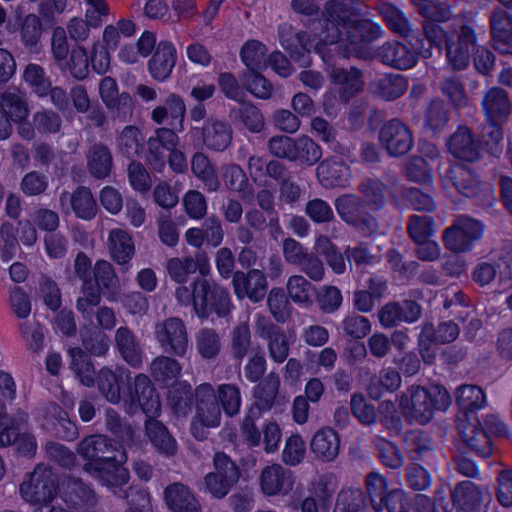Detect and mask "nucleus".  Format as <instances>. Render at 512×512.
Segmentation results:
<instances>
[{"label":"nucleus","mask_w":512,"mask_h":512,"mask_svg":"<svg viewBox=\"0 0 512 512\" xmlns=\"http://www.w3.org/2000/svg\"><path fill=\"white\" fill-rule=\"evenodd\" d=\"M122 381L123 374L116 375L108 369H103L98 376V387L109 402L118 403L123 400L128 412L134 411L137 402L148 417L159 415L161 403L147 376L140 374L135 378V396L122 391Z\"/></svg>","instance_id":"obj_4"},{"label":"nucleus","mask_w":512,"mask_h":512,"mask_svg":"<svg viewBox=\"0 0 512 512\" xmlns=\"http://www.w3.org/2000/svg\"><path fill=\"white\" fill-rule=\"evenodd\" d=\"M295 158L307 164H314L321 157L320 147L306 136L299 137L295 140Z\"/></svg>","instance_id":"obj_53"},{"label":"nucleus","mask_w":512,"mask_h":512,"mask_svg":"<svg viewBox=\"0 0 512 512\" xmlns=\"http://www.w3.org/2000/svg\"><path fill=\"white\" fill-rule=\"evenodd\" d=\"M195 414L191 422V433L198 439H205L208 430L219 426L221 412L216 395L209 384L201 385L196 390Z\"/></svg>","instance_id":"obj_8"},{"label":"nucleus","mask_w":512,"mask_h":512,"mask_svg":"<svg viewBox=\"0 0 512 512\" xmlns=\"http://www.w3.org/2000/svg\"><path fill=\"white\" fill-rule=\"evenodd\" d=\"M268 306L277 321H284L289 315V302L281 289L270 291Z\"/></svg>","instance_id":"obj_62"},{"label":"nucleus","mask_w":512,"mask_h":512,"mask_svg":"<svg viewBox=\"0 0 512 512\" xmlns=\"http://www.w3.org/2000/svg\"><path fill=\"white\" fill-rule=\"evenodd\" d=\"M203 141L211 149L224 150L231 142L230 130L224 123H209L204 128Z\"/></svg>","instance_id":"obj_41"},{"label":"nucleus","mask_w":512,"mask_h":512,"mask_svg":"<svg viewBox=\"0 0 512 512\" xmlns=\"http://www.w3.org/2000/svg\"><path fill=\"white\" fill-rule=\"evenodd\" d=\"M53 57L59 67H63L69 54L68 42L64 28L57 27L53 30L51 39Z\"/></svg>","instance_id":"obj_61"},{"label":"nucleus","mask_w":512,"mask_h":512,"mask_svg":"<svg viewBox=\"0 0 512 512\" xmlns=\"http://www.w3.org/2000/svg\"><path fill=\"white\" fill-rule=\"evenodd\" d=\"M157 338L167 351H172L180 356L186 351V330L181 320L177 318L168 319L159 326Z\"/></svg>","instance_id":"obj_23"},{"label":"nucleus","mask_w":512,"mask_h":512,"mask_svg":"<svg viewBox=\"0 0 512 512\" xmlns=\"http://www.w3.org/2000/svg\"><path fill=\"white\" fill-rule=\"evenodd\" d=\"M25 82L40 96L46 95L51 87L43 69L36 64H29L23 74Z\"/></svg>","instance_id":"obj_55"},{"label":"nucleus","mask_w":512,"mask_h":512,"mask_svg":"<svg viewBox=\"0 0 512 512\" xmlns=\"http://www.w3.org/2000/svg\"><path fill=\"white\" fill-rule=\"evenodd\" d=\"M176 297L184 305H188L192 300L194 310L200 318H208L213 314L225 317L232 309L227 290L215 284L211 286L206 280L194 283L193 296L187 287H178Z\"/></svg>","instance_id":"obj_6"},{"label":"nucleus","mask_w":512,"mask_h":512,"mask_svg":"<svg viewBox=\"0 0 512 512\" xmlns=\"http://www.w3.org/2000/svg\"><path fill=\"white\" fill-rule=\"evenodd\" d=\"M287 291L293 302L300 305L312 303V286L302 276H291L287 282Z\"/></svg>","instance_id":"obj_45"},{"label":"nucleus","mask_w":512,"mask_h":512,"mask_svg":"<svg viewBox=\"0 0 512 512\" xmlns=\"http://www.w3.org/2000/svg\"><path fill=\"white\" fill-rule=\"evenodd\" d=\"M215 471L204 479L206 490L216 498H222L229 492L239 478L235 464L223 453L214 456Z\"/></svg>","instance_id":"obj_12"},{"label":"nucleus","mask_w":512,"mask_h":512,"mask_svg":"<svg viewBox=\"0 0 512 512\" xmlns=\"http://www.w3.org/2000/svg\"><path fill=\"white\" fill-rule=\"evenodd\" d=\"M379 141L392 156H400L407 153L413 144L408 128L396 120H392L382 126L379 132Z\"/></svg>","instance_id":"obj_17"},{"label":"nucleus","mask_w":512,"mask_h":512,"mask_svg":"<svg viewBox=\"0 0 512 512\" xmlns=\"http://www.w3.org/2000/svg\"><path fill=\"white\" fill-rule=\"evenodd\" d=\"M451 403L448 391L436 384L413 385L399 398V407L403 415L421 424L430 422L436 411L447 410Z\"/></svg>","instance_id":"obj_5"},{"label":"nucleus","mask_w":512,"mask_h":512,"mask_svg":"<svg viewBox=\"0 0 512 512\" xmlns=\"http://www.w3.org/2000/svg\"><path fill=\"white\" fill-rule=\"evenodd\" d=\"M240 57L250 72H259L268 66L267 49L257 40L245 42L241 48Z\"/></svg>","instance_id":"obj_36"},{"label":"nucleus","mask_w":512,"mask_h":512,"mask_svg":"<svg viewBox=\"0 0 512 512\" xmlns=\"http://www.w3.org/2000/svg\"><path fill=\"white\" fill-rule=\"evenodd\" d=\"M266 322L267 320L264 317H259L257 320V329L262 336L267 335L271 337L269 343L270 355L275 361L281 363L288 356V344L283 334L275 332L273 335H270L269 331L266 332L264 327Z\"/></svg>","instance_id":"obj_46"},{"label":"nucleus","mask_w":512,"mask_h":512,"mask_svg":"<svg viewBox=\"0 0 512 512\" xmlns=\"http://www.w3.org/2000/svg\"><path fill=\"white\" fill-rule=\"evenodd\" d=\"M178 144L177 135L170 129L161 128L148 140V161L154 169L161 171L165 165L167 153Z\"/></svg>","instance_id":"obj_22"},{"label":"nucleus","mask_w":512,"mask_h":512,"mask_svg":"<svg viewBox=\"0 0 512 512\" xmlns=\"http://www.w3.org/2000/svg\"><path fill=\"white\" fill-rule=\"evenodd\" d=\"M176 63V48L170 42H160L149 61L151 76L157 81H164L172 72Z\"/></svg>","instance_id":"obj_27"},{"label":"nucleus","mask_w":512,"mask_h":512,"mask_svg":"<svg viewBox=\"0 0 512 512\" xmlns=\"http://www.w3.org/2000/svg\"><path fill=\"white\" fill-rule=\"evenodd\" d=\"M135 24L131 20L121 19L115 24L107 25L103 31L102 43L111 50H115L120 41L134 35Z\"/></svg>","instance_id":"obj_39"},{"label":"nucleus","mask_w":512,"mask_h":512,"mask_svg":"<svg viewBox=\"0 0 512 512\" xmlns=\"http://www.w3.org/2000/svg\"><path fill=\"white\" fill-rule=\"evenodd\" d=\"M294 485L293 473L277 463L265 466L259 476L260 490L268 497L287 496L293 491Z\"/></svg>","instance_id":"obj_13"},{"label":"nucleus","mask_w":512,"mask_h":512,"mask_svg":"<svg viewBox=\"0 0 512 512\" xmlns=\"http://www.w3.org/2000/svg\"><path fill=\"white\" fill-rule=\"evenodd\" d=\"M108 248L113 260L120 265L128 263L135 250L131 235L123 229L110 231Z\"/></svg>","instance_id":"obj_30"},{"label":"nucleus","mask_w":512,"mask_h":512,"mask_svg":"<svg viewBox=\"0 0 512 512\" xmlns=\"http://www.w3.org/2000/svg\"><path fill=\"white\" fill-rule=\"evenodd\" d=\"M89 64L86 49L79 45L71 50L69 57L66 58V63L60 69L69 71L77 79H83L89 73Z\"/></svg>","instance_id":"obj_43"},{"label":"nucleus","mask_w":512,"mask_h":512,"mask_svg":"<svg viewBox=\"0 0 512 512\" xmlns=\"http://www.w3.org/2000/svg\"><path fill=\"white\" fill-rule=\"evenodd\" d=\"M413 5L420 14L426 18L424 30L430 44L438 47L442 42L446 46V56L449 63L455 69H462L468 63L469 53L474 48V34L469 27L462 26L461 31L456 35L448 36L435 22L448 19L449 7L433 0H412Z\"/></svg>","instance_id":"obj_2"},{"label":"nucleus","mask_w":512,"mask_h":512,"mask_svg":"<svg viewBox=\"0 0 512 512\" xmlns=\"http://www.w3.org/2000/svg\"><path fill=\"white\" fill-rule=\"evenodd\" d=\"M164 502L171 512H201L194 493L182 483H173L164 489Z\"/></svg>","instance_id":"obj_21"},{"label":"nucleus","mask_w":512,"mask_h":512,"mask_svg":"<svg viewBox=\"0 0 512 512\" xmlns=\"http://www.w3.org/2000/svg\"><path fill=\"white\" fill-rule=\"evenodd\" d=\"M199 271L206 275L210 270L208 259L204 255H197L193 258H171L167 262V271L170 277L179 283L186 282L190 274Z\"/></svg>","instance_id":"obj_26"},{"label":"nucleus","mask_w":512,"mask_h":512,"mask_svg":"<svg viewBox=\"0 0 512 512\" xmlns=\"http://www.w3.org/2000/svg\"><path fill=\"white\" fill-rule=\"evenodd\" d=\"M408 230L413 241L418 243L434 234V222L428 216L414 215L410 218Z\"/></svg>","instance_id":"obj_56"},{"label":"nucleus","mask_w":512,"mask_h":512,"mask_svg":"<svg viewBox=\"0 0 512 512\" xmlns=\"http://www.w3.org/2000/svg\"><path fill=\"white\" fill-rule=\"evenodd\" d=\"M401 377L393 369H383L377 378H374L369 387L368 392L371 397L378 399L384 392H391L400 387Z\"/></svg>","instance_id":"obj_42"},{"label":"nucleus","mask_w":512,"mask_h":512,"mask_svg":"<svg viewBox=\"0 0 512 512\" xmlns=\"http://www.w3.org/2000/svg\"><path fill=\"white\" fill-rule=\"evenodd\" d=\"M141 139L142 136L137 127H125L118 138V145L121 152L127 157L136 155L139 150Z\"/></svg>","instance_id":"obj_59"},{"label":"nucleus","mask_w":512,"mask_h":512,"mask_svg":"<svg viewBox=\"0 0 512 512\" xmlns=\"http://www.w3.org/2000/svg\"><path fill=\"white\" fill-rule=\"evenodd\" d=\"M234 293L238 299L248 297L253 302L261 300L266 292L267 282L260 270H251L247 274L236 272L233 276Z\"/></svg>","instance_id":"obj_19"},{"label":"nucleus","mask_w":512,"mask_h":512,"mask_svg":"<svg viewBox=\"0 0 512 512\" xmlns=\"http://www.w3.org/2000/svg\"><path fill=\"white\" fill-rule=\"evenodd\" d=\"M477 418L465 415L458 420V430L462 440L482 457L492 453L491 440L488 432L483 430Z\"/></svg>","instance_id":"obj_18"},{"label":"nucleus","mask_w":512,"mask_h":512,"mask_svg":"<svg viewBox=\"0 0 512 512\" xmlns=\"http://www.w3.org/2000/svg\"><path fill=\"white\" fill-rule=\"evenodd\" d=\"M370 288L372 293L368 291H358L354 296V304L361 312H369L374 306L375 298L382 295L385 290V284L379 279H372Z\"/></svg>","instance_id":"obj_54"},{"label":"nucleus","mask_w":512,"mask_h":512,"mask_svg":"<svg viewBox=\"0 0 512 512\" xmlns=\"http://www.w3.org/2000/svg\"><path fill=\"white\" fill-rule=\"evenodd\" d=\"M377 504H380L382 509L386 507L388 512H408L409 510V502L402 489L391 490L384 497V500Z\"/></svg>","instance_id":"obj_63"},{"label":"nucleus","mask_w":512,"mask_h":512,"mask_svg":"<svg viewBox=\"0 0 512 512\" xmlns=\"http://www.w3.org/2000/svg\"><path fill=\"white\" fill-rule=\"evenodd\" d=\"M94 277L97 287L91 281H84L81 296L77 300V309L83 315H89L100 302V291L109 301H116L119 287L112 265L105 260H99L94 267Z\"/></svg>","instance_id":"obj_7"},{"label":"nucleus","mask_w":512,"mask_h":512,"mask_svg":"<svg viewBox=\"0 0 512 512\" xmlns=\"http://www.w3.org/2000/svg\"><path fill=\"white\" fill-rule=\"evenodd\" d=\"M408 177L419 183H430L432 181L431 164L423 157L412 158L406 166Z\"/></svg>","instance_id":"obj_60"},{"label":"nucleus","mask_w":512,"mask_h":512,"mask_svg":"<svg viewBox=\"0 0 512 512\" xmlns=\"http://www.w3.org/2000/svg\"><path fill=\"white\" fill-rule=\"evenodd\" d=\"M246 443L251 447H262L266 453L278 449L282 438L280 426L275 421H267L259 430L254 424L245 422L242 427Z\"/></svg>","instance_id":"obj_14"},{"label":"nucleus","mask_w":512,"mask_h":512,"mask_svg":"<svg viewBox=\"0 0 512 512\" xmlns=\"http://www.w3.org/2000/svg\"><path fill=\"white\" fill-rule=\"evenodd\" d=\"M332 88L325 94L323 107L327 115H335L339 110V98L335 93H340V98L346 101L350 96L358 92L362 87L359 71L351 69L335 68L330 72Z\"/></svg>","instance_id":"obj_10"},{"label":"nucleus","mask_w":512,"mask_h":512,"mask_svg":"<svg viewBox=\"0 0 512 512\" xmlns=\"http://www.w3.org/2000/svg\"><path fill=\"white\" fill-rule=\"evenodd\" d=\"M349 175V168L337 159L324 161L317 168L318 179L325 187L343 185Z\"/></svg>","instance_id":"obj_33"},{"label":"nucleus","mask_w":512,"mask_h":512,"mask_svg":"<svg viewBox=\"0 0 512 512\" xmlns=\"http://www.w3.org/2000/svg\"><path fill=\"white\" fill-rule=\"evenodd\" d=\"M79 453L86 460L84 469L91 475L100 478L114 494L128 481V471L122 467L126 461L124 452L118 451L115 445L105 436H90L79 445ZM119 496H122L119 494Z\"/></svg>","instance_id":"obj_3"},{"label":"nucleus","mask_w":512,"mask_h":512,"mask_svg":"<svg viewBox=\"0 0 512 512\" xmlns=\"http://www.w3.org/2000/svg\"><path fill=\"white\" fill-rule=\"evenodd\" d=\"M496 496L502 506H512V470L503 471L498 476Z\"/></svg>","instance_id":"obj_64"},{"label":"nucleus","mask_w":512,"mask_h":512,"mask_svg":"<svg viewBox=\"0 0 512 512\" xmlns=\"http://www.w3.org/2000/svg\"><path fill=\"white\" fill-rule=\"evenodd\" d=\"M280 380L277 375L270 374L255 388L256 404L261 409H269L278 392Z\"/></svg>","instance_id":"obj_44"},{"label":"nucleus","mask_w":512,"mask_h":512,"mask_svg":"<svg viewBox=\"0 0 512 512\" xmlns=\"http://www.w3.org/2000/svg\"><path fill=\"white\" fill-rule=\"evenodd\" d=\"M310 446L311 451L318 459L330 462L339 453L340 439L332 428H322L315 433Z\"/></svg>","instance_id":"obj_28"},{"label":"nucleus","mask_w":512,"mask_h":512,"mask_svg":"<svg viewBox=\"0 0 512 512\" xmlns=\"http://www.w3.org/2000/svg\"><path fill=\"white\" fill-rule=\"evenodd\" d=\"M484 225L469 217H460L445 230L443 241L450 251L461 253L472 249L474 243L484 234Z\"/></svg>","instance_id":"obj_11"},{"label":"nucleus","mask_w":512,"mask_h":512,"mask_svg":"<svg viewBox=\"0 0 512 512\" xmlns=\"http://www.w3.org/2000/svg\"><path fill=\"white\" fill-rule=\"evenodd\" d=\"M145 430L150 442L159 453L169 456L176 453V440L161 422L149 419L145 423Z\"/></svg>","instance_id":"obj_29"},{"label":"nucleus","mask_w":512,"mask_h":512,"mask_svg":"<svg viewBox=\"0 0 512 512\" xmlns=\"http://www.w3.org/2000/svg\"><path fill=\"white\" fill-rule=\"evenodd\" d=\"M20 426L7 415H0V446H7L14 442H25V448L23 451L26 453H32L36 449V442L34 437L30 435H24L19 438ZM19 449L22 447L19 445Z\"/></svg>","instance_id":"obj_34"},{"label":"nucleus","mask_w":512,"mask_h":512,"mask_svg":"<svg viewBox=\"0 0 512 512\" xmlns=\"http://www.w3.org/2000/svg\"><path fill=\"white\" fill-rule=\"evenodd\" d=\"M459 334L458 326L453 322H444L438 326L436 332L432 325L427 324L423 327L419 344L424 362L432 363L435 357V348L433 343H449L457 338Z\"/></svg>","instance_id":"obj_15"},{"label":"nucleus","mask_w":512,"mask_h":512,"mask_svg":"<svg viewBox=\"0 0 512 512\" xmlns=\"http://www.w3.org/2000/svg\"><path fill=\"white\" fill-rule=\"evenodd\" d=\"M56 480L51 469L37 466L20 485L21 496L31 504L50 505L58 491Z\"/></svg>","instance_id":"obj_9"},{"label":"nucleus","mask_w":512,"mask_h":512,"mask_svg":"<svg viewBox=\"0 0 512 512\" xmlns=\"http://www.w3.org/2000/svg\"><path fill=\"white\" fill-rule=\"evenodd\" d=\"M71 357L72 369L80 379L81 383L91 386L94 383V371L88 362V357L80 349H71L69 351Z\"/></svg>","instance_id":"obj_48"},{"label":"nucleus","mask_w":512,"mask_h":512,"mask_svg":"<svg viewBox=\"0 0 512 512\" xmlns=\"http://www.w3.org/2000/svg\"><path fill=\"white\" fill-rule=\"evenodd\" d=\"M442 183L444 189L450 191L451 194L455 189L466 197L475 196L479 184L477 177L461 164L449 168L442 178Z\"/></svg>","instance_id":"obj_20"},{"label":"nucleus","mask_w":512,"mask_h":512,"mask_svg":"<svg viewBox=\"0 0 512 512\" xmlns=\"http://www.w3.org/2000/svg\"><path fill=\"white\" fill-rule=\"evenodd\" d=\"M192 171L210 190H216L218 180L214 168L208 158L202 153H196L192 159Z\"/></svg>","instance_id":"obj_47"},{"label":"nucleus","mask_w":512,"mask_h":512,"mask_svg":"<svg viewBox=\"0 0 512 512\" xmlns=\"http://www.w3.org/2000/svg\"><path fill=\"white\" fill-rule=\"evenodd\" d=\"M216 398L221 402L223 410L228 416L239 412L241 395L237 387L228 384L220 385Z\"/></svg>","instance_id":"obj_51"},{"label":"nucleus","mask_w":512,"mask_h":512,"mask_svg":"<svg viewBox=\"0 0 512 512\" xmlns=\"http://www.w3.org/2000/svg\"><path fill=\"white\" fill-rule=\"evenodd\" d=\"M381 58L384 63L397 69H409L416 63V55L407 46L389 43L382 48Z\"/></svg>","instance_id":"obj_35"},{"label":"nucleus","mask_w":512,"mask_h":512,"mask_svg":"<svg viewBox=\"0 0 512 512\" xmlns=\"http://www.w3.org/2000/svg\"><path fill=\"white\" fill-rule=\"evenodd\" d=\"M449 151L465 161H474L479 157V146L472 140L468 129L459 128L448 142Z\"/></svg>","instance_id":"obj_31"},{"label":"nucleus","mask_w":512,"mask_h":512,"mask_svg":"<svg viewBox=\"0 0 512 512\" xmlns=\"http://www.w3.org/2000/svg\"><path fill=\"white\" fill-rule=\"evenodd\" d=\"M482 109L488 122L503 124L510 115L511 104L504 90L491 88L483 96Z\"/></svg>","instance_id":"obj_24"},{"label":"nucleus","mask_w":512,"mask_h":512,"mask_svg":"<svg viewBox=\"0 0 512 512\" xmlns=\"http://www.w3.org/2000/svg\"><path fill=\"white\" fill-rule=\"evenodd\" d=\"M366 488L373 508L377 512L382 511L381 505L377 503L383 501L384 497L388 494V484L386 479L381 474L372 472L366 478Z\"/></svg>","instance_id":"obj_50"},{"label":"nucleus","mask_w":512,"mask_h":512,"mask_svg":"<svg viewBox=\"0 0 512 512\" xmlns=\"http://www.w3.org/2000/svg\"><path fill=\"white\" fill-rule=\"evenodd\" d=\"M306 445L299 435H291L286 439L282 452L283 461L287 465H297L305 457Z\"/></svg>","instance_id":"obj_52"},{"label":"nucleus","mask_w":512,"mask_h":512,"mask_svg":"<svg viewBox=\"0 0 512 512\" xmlns=\"http://www.w3.org/2000/svg\"><path fill=\"white\" fill-rule=\"evenodd\" d=\"M456 403L459 408L466 412H474L486 405L484 391L476 385H462L455 392Z\"/></svg>","instance_id":"obj_37"},{"label":"nucleus","mask_w":512,"mask_h":512,"mask_svg":"<svg viewBox=\"0 0 512 512\" xmlns=\"http://www.w3.org/2000/svg\"><path fill=\"white\" fill-rule=\"evenodd\" d=\"M116 343L121 356L128 364L134 367L141 364L140 350L129 330L119 328L116 332Z\"/></svg>","instance_id":"obj_40"},{"label":"nucleus","mask_w":512,"mask_h":512,"mask_svg":"<svg viewBox=\"0 0 512 512\" xmlns=\"http://www.w3.org/2000/svg\"><path fill=\"white\" fill-rule=\"evenodd\" d=\"M3 113L7 115L14 123H19V132L24 138L32 136V129L26 124H22L28 116V108L19 95L8 93L2 100Z\"/></svg>","instance_id":"obj_32"},{"label":"nucleus","mask_w":512,"mask_h":512,"mask_svg":"<svg viewBox=\"0 0 512 512\" xmlns=\"http://www.w3.org/2000/svg\"><path fill=\"white\" fill-rule=\"evenodd\" d=\"M185 104L182 99L171 94L163 105L153 109L151 117L158 124L172 120L181 123L185 115Z\"/></svg>","instance_id":"obj_38"},{"label":"nucleus","mask_w":512,"mask_h":512,"mask_svg":"<svg viewBox=\"0 0 512 512\" xmlns=\"http://www.w3.org/2000/svg\"><path fill=\"white\" fill-rule=\"evenodd\" d=\"M151 371L156 380L166 382L176 378L180 374L181 367L175 360L160 357L152 362Z\"/></svg>","instance_id":"obj_58"},{"label":"nucleus","mask_w":512,"mask_h":512,"mask_svg":"<svg viewBox=\"0 0 512 512\" xmlns=\"http://www.w3.org/2000/svg\"><path fill=\"white\" fill-rule=\"evenodd\" d=\"M65 211L72 210L77 217L89 220L96 215L97 205L90 190L79 188L73 193H63L60 198Z\"/></svg>","instance_id":"obj_25"},{"label":"nucleus","mask_w":512,"mask_h":512,"mask_svg":"<svg viewBox=\"0 0 512 512\" xmlns=\"http://www.w3.org/2000/svg\"><path fill=\"white\" fill-rule=\"evenodd\" d=\"M312 30L316 32L315 44V39L311 41L307 33H300L296 41L302 51L291 50V56L301 66L310 63L309 53L312 47L325 63H328L330 53L339 52L341 48L344 49L345 56L368 58V44L380 33L378 25L361 19L347 4L336 0L326 4L323 18L313 23Z\"/></svg>","instance_id":"obj_1"},{"label":"nucleus","mask_w":512,"mask_h":512,"mask_svg":"<svg viewBox=\"0 0 512 512\" xmlns=\"http://www.w3.org/2000/svg\"><path fill=\"white\" fill-rule=\"evenodd\" d=\"M452 499L459 509L477 512L488 506L491 495L488 489H481L472 481L466 480L455 487Z\"/></svg>","instance_id":"obj_16"},{"label":"nucleus","mask_w":512,"mask_h":512,"mask_svg":"<svg viewBox=\"0 0 512 512\" xmlns=\"http://www.w3.org/2000/svg\"><path fill=\"white\" fill-rule=\"evenodd\" d=\"M88 165L97 178L106 177L111 169V155L105 147H94L89 155Z\"/></svg>","instance_id":"obj_49"},{"label":"nucleus","mask_w":512,"mask_h":512,"mask_svg":"<svg viewBox=\"0 0 512 512\" xmlns=\"http://www.w3.org/2000/svg\"><path fill=\"white\" fill-rule=\"evenodd\" d=\"M336 210L347 223L360 225V206L354 196L345 195L337 198Z\"/></svg>","instance_id":"obj_57"}]
</instances>
